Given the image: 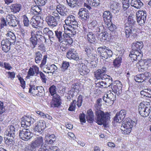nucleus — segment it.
I'll return each instance as SVG.
<instances>
[{
  "label": "nucleus",
  "instance_id": "1",
  "mask_svg": "<svg viewBox=\"0 0 151 151\" xmlns=\"http://www.w3.org/2000/svg\"><path fill=\"white\" fill-rule=\"evenodd\" d=\"M95 115L96 122L99 125L105 124L110 118V115L108 113H104L99 110H96Z\"/></svg>",
  "mask_w": 151,
  "mask_h": 151
},
{
  "label": "nucleus",
  "instance_id": "2",
  "mask_svg": "<svg viewBox=\"0 0 151 151\" xmlns=\"http://www.w3.org/2000/svg\"><path fill=\"white\" fill-rule=\"evenodd\" d=\"M135 20L133 17L129 16L128 18V20L124 25L125 30L126 37H129L131 33L135 31V27L134 24Z\"/></svg>",
  "mask_w": 151,
  "mask_h": 151
},
{
  "label": "nucleus",
  "instance_id": "3",
  "mask_svg": "<svg viewBox=\"0 0 151 151\" xmlns=\"http://www.w3.org/2000/svg\"><path fill=\"white\" fill-rule=\"evenodd\" d=\"M135 122L130 118H126L122 123L121 129L122 133L125 134H129L132 130L133 126L135 125Z\"/></svg>",
  "mask_w": 151,
  "mask_h": 151
},
{
  "label": "nucleus",
  "instance_id": "4",
  "mask_svg": "<svg viewBox=\"0 0 151 151\" xmlns=\"http://www.w3.org/2000/svg\"><path fill=\"white\" fill-rule=\"evenodd\" d=\"M97 50L102 59H107L112 57L113 55L112 51L106 47H99Z\"/></svg>",
  "mask_w": 151,
  "mask_h": 151
},
{
  "label": "nucleus",
  "instance_id": "5",
  "mask_svg": "<svg viewBox=\"0 0 151 151\" xmlns=\"http://www.w3.org/2000/svg\"><path fill=\"white\" fill-rule=\"evenodd\" d=\"M138 111L141 116L147 117L150 112V106L141 102L138 106Z\"/></svg>",
  "mask_w": 151,
  "mask_h": 151
},
{
  "label": "nucleus",
  "instance_id": "6",
  "mask_svg": "<svg viewBox=\"0 0 151 151\" xmlns=\"http://www.w3.org/2000/svg\"><path fill=\"white\" fill-rule=\"evenodd\" d=\"M33 116L27 115L21 118V125L22 127L27 128L29 127L35 122V120Z\"/></svg>",
  "mask_w": 151,
  "mask_h": 151
},
{
  "label": "nucleus",
  "instance_id": "7",
  "mask_svg": "<svg viewBox=\"0 0 151 151\" xmlns=\"http://www.w3.org/2000/svg\"><path fill=\"white\" fill-rule=\"evenodd\" d=\"M137 21L140 25H143L145 22L147 16V12L144 11L139 10L136 14Z\"/></svg>",
  "mask_w": 151,
  "mask_h": 151
},
{
  "label": "nucleus",
  "instance_id": "8",
  "mask_svg": "<svg viewBox=\"0 0 151 151\" xmlns=\"http://www.w3.org/2000/svg\"><path fill=\"white\" fill-rule=\"evenodd\" d=\"M65 24L70 27L74 29L78 27V22L76 21V17L72 15H70L67 17L65 20Z\"/></svg>",
  "mask_w": 151,
  "mask_h": 151
},
{
  "label": "nucleus",
  "instance_id": "9",
  "mask_svg": "<svg viewBox=\"0 0 151 151\" xmlns=\"http://www.w3.org/2000/svg\"><path fill=\"white\" fill-rule=\"evenodd\" d=\"M122 86L121 82L117 81L112 83L111 88L114 94L119 95L122 93Z\"/></svg>",
  "mask_w": 151,
  "mask_h": 151
},
{
  "label": "nucleus",
  "instance_id": "10",
  "mask_svg": "<svg viewBox=\"0 0 151 151\" xmlns=\"http://www.w3.org/2000/svg\"><path fill=\"white\" fill-rule=\"evenodd\" d=\"M19 137L22 139L27 141L32 137V134L28 129H23L19 131Z\"/></svg>",
  "mask_w": 151,
  "mask_h": 151
},
{
  "label": "nucleus",
  "instance_id": "11",
  "mask_svg": "<svg viewBox=\"0 0 151 151\" xmlns=\"http://www.w3.org/2000/svg\"><path fill=\"white\" fill-rule=\"evenodd\" d=\"M45 21L48 25L50 27H54L58 24V20L52 15H48L45 18Z\"/></svg>",
  "mask_w": 151,
  "mask_h": 151
},
{
  "label": "nucleus",
  "instance_id": "12",
  "mask_svg": "<svg viewBox=\"0 0 151 151\" xmlns=\"http://www.w3.org/2000/svg\"><path fill=\"white\" fill-rule=\"evenodd\" d=\"M6 20L8 24L13 27L16 26L18 24L17 18L12 14L8 15L6 16Z\"/></svg>",
  "mask_w": 151,
  "mask_h": 151
},
{
  "label": "nucleus",
  "instance_id": "13",
  "mask_svg": "<svg viewBox=\"0 0 151 151\" xmlns=\"http://www.w3.org/2000/svg\"><path fill=\"white\" fill-rule=\"evenodd\" d=\"M106 71V68L105 67L103 66L101 69H99L94 72L95 77L98 79H100L103 80L104 78L106 77V75H105Z\"/></svg>",
  "mask_w": 151,
  "mask_h": 151
},
{
  "label": "nucleus",
  "instance_id": "14",
  "mask_svg": "<svg viewBox=\"0 0 151 151\" xmlns=\"http://www.w3.org/2000/svg\"><path fill=\"white\" fill-rule=\"evenodd\" d=\"M126 114V111L124 109L121 110L116 114L114 118V120L116 122L120 123L125 118Z\"/></svg>",
  "mask_w": 151,
  "mask_h": 151
},
{
  "label": "nucleus",
  "instance_id": "15",
  "mask_svg": "<svg viewBox=\"0 0 151 151\" xmlns=\"http://www.w3.org/2000/svg\"><path fill=\"white\" fill-rule=\"evenodd\" d=\"M31 143L33 147H34L35 149L41 147L42 146L44 145L43 138L41 136L36 137Z\"/></svg>",
  "mask_w": 151,
  "mask_h": 151
},
{
  "label": "nucleus",
  "instance_id": "16",
  "mask_svg": "<svg viewBox=\"0 0 151 151\" xmlns=\"http://www.w3.org/2000/svg\"><path fill=\"white\" fill-rule=\"evenodd\" d=\"M100 4L99 0H87V2L84 3V6L88 9H91V6L96 7Z\"/></svg>",
  "mask_w": 151,
  "mask_h": 151
},
{
  "label": "nucleus",
  "instance_id": "17",
  "mask_svg": "<svg viewBox=\"0 0 151 151\" xmlns=\"http://www.w3.org/2000/svg\"><path fill=\"white\" fill-rule=\"evenodd\" d=\"M66 55L67 57L70 59L77 60L79 59L78 54L76 52V50L74 49H70L67 52Z\"/></svg>",
  "mask_w": 151,
  "mask_h": 151
},
{
  "label": "nucleus",
  "instance_id": "18",
  "mask_svg": "<svg viewBox=\"0 0 151 151\" xmlns=\"http://www.w3.org/2000/svg\"><path fill=\"white\" fill-rule=\"evenodd\" d=\"M78 14L81 17L82 20H87L89 17L88 11L87 9L85 8L80 9L78 12Z\"/></svg>",
  "mask_w": 151,
  "mask_h": 151
},
{
  "label": "nucleus",
  "instance_id": "19",
  "mask_svg": "<svg viewBox=\"0 0 151 151\" xmlns=\"http://www.w3.org/2000/svg\"><path fill=\"white\" fill-rule=\"evenodd\" d=\"M56 10L58 13L62 16H66L68 14L67 9L62 4L58 5L56 7Z\"/></svg>",
  "mask_w": 151,
  "mask_h": 151
},
{
  "label": "nucleus",
  "instance_id": "20",
  "mask_svg": "<svg viewBox=\"0 0 151 151\" xmlns=\"http://www.w3.org/2000/svg\"><path fill=\"white\" fill-rule=\"evenodd\" d=\"M16 130L14 126L11 125L7 127L5 133V135L8 137H15V136Z\"/></svg>",
  "mask_w": 151,
  "mask_h": 151
},
{
  "label": "nucleus",
  "instance_id": "21",
  "mask_svg": "<svg viewBox=\"0 0 151 151\" xmlns=\"http://www.w3.org/2000/svg\"><path fill=\"white\" fill-rule=\"evenodd\" d=\"M60 105V96L57 94L53 96L51 102V106L52 107H58Z\"/></svg>",
  "mask_w": 151,
  "mask_h": 151
},
{
  "label": "nucleus",
  "instance_id": "22",
  "mask_svg": "<svg viewBox=\"0 0 151 151\" xmlns=\"http://www.w3.org/2000/svg\"><path fill=\"white\" fill-rule=\"evenodd\" d=\"M55 35L58 41L60 42H62L63 40L65 38V35H67L66 31H63L59 30H56L55 31Z\"/></svg>",
  "mask_w": 151,
  "mask_h": 151
},
{
  "label": "nucleus",
  "instance_id": "23",
  "mask_svg": "<svg viewBox=\"0 0 151 151\" xmlns=\"http://www.w3.org/2000/svg\"><path fill=\"white\" fill-rule=\"evenodd\" d=\"M143 47V44L141 41H138L136 42H133L132 45V50L140 51Z\"/></svg>",
  "mask_w": 151,
  "mask_h": 151
},
{
  "label": "nucleus",
  "instance_id": "24",
  "mask_svg": "<svg viewBox=\"0 0 151 151\" xmlns=\"http://www.w3.org/2000/svg\"><path fill=\"white\" fill-rule=\"evenodd\" d=\"M104 20L105 24L111 22L112 17V15L109 11H105L103 14Z\"/></svg>",
  "mask_w": 151,
  "mask_h": 151
},
{
  "label": "nucleus",
  "instance_id": "25",
  "mask_svg": "<svg viewBox=\"0 0 151 151\" xmlns=\"http://www.w3.org/2000/svg\"><path fill=\"white\" fill-rule=\"evenodd\" d=\"M10 8L11 12L15 14L19 12L22 9V6L20 4H12Z\"/></svg>",
  "mask_w": 151,
  "mask_h": 151
},
{
  "label": "nucleus",
  "instance_id": "26",
  "mask_svg": "<svg viewBox=\"0 0 151 151\" xmlns=\"http://www.w3.org/2000/svg\"><path fill=\"white\" fill-rule=\"evenodd\" d=\"M39 17H36L35 18H32L30 20V24L33 27L37 28V27L41 26L42 23L38 20Z\"/></svg>",
  "mask_w": 151,
  "mask_h": 151
},
{
  "label": "nucleus",
  "instance_id": "27",
  "mask_svg": "<svg viewBox=\"0 0 151 151\" xmlns=\"http://www.w3.org/2000/svg\"><path fill=\"white\" fill-rule=\"evenodd\" d=\"M130 4L132 6L139 9L142 7L143 4L140 0H132Z\"/></svg>",
  "mask_w": 151,
  "mask_h": 151
},
{
  "label": "nucleus",
  "instance_id": "28",
  "mask_svg": "<svg viewBox=\"0 0 151 151\" xmlns=\"http://www.w3.org/2000/svg\"><path fill=\"white\" fill-rule=\"evenodd\" d=\"M86 119L87 121L90 123H92L94 120V115L91 109H90L87 111Z\"/></svg>",
  "mask_w": 151,
  "mask_h": 151
},
{
  "label": "nucleus",
  "instance_id": "29",
  "mask_svg": "<svg viewBox=\"0 0 151 151\" xmlns=\"http://www.w3.org/2000/svg\"><path fill=\"white\" fill-rule=\"evenodd\" d=\"M97 32L96 36L98 40L102 42H104L106 40L108 35L105 32H102L101 33Z\"/></svg>",
  "mask_w": 151,
  "mask_h": 151
},
{
  "label": "nucleus",
  "instance_id": "30",
  "mask_svg": "<svg viewBox=\"0 0 151 151\" xmlns=\"http://www.w3.org/2000/svg\"><path fill=\"white\" fill-rule=\"evenodd\" d=\"M56 137L54 134L49 135L46 138V142L48 144H53L56 141Z\"/></svg>",
  "mask_w": 151,
  "mask_h": 151
},
{
  "label": "nucleus",
  "instance_id": "31",
  "mask_svg": "<svg viewBox=\"0 0 151 151\" xmlns=\"http://www.w3.org/2000/svg\"><path fill=\"white\" fill-rule=\"evenodd\" d=\"M103 79H104L102 80L104 81L105 84L107 88L109 87L110 86H112L113 83H112V80L111 77L106 75V77L104 78Z\"/></svg>",
  "mask_w": 151,
  "mask_h": 151
},
{
  "label": "nucleus",
  "instance_id": "32",
  "mask_svg": "<svg viewBox=\"0 0 151 151\" xmlns=\"http://www.w3.org/2000/svg\"><path fill=\"white\" fill-rule=\"evenodd\" d=\"M94 33L91 32L89 34H87V39L88 41L90 43H93L95 41L96 39L95 37V32Z\"/></svg>",
  "mask_w": 151,
  "mask_h": 151
},
{
  "label": "nucleus",
  "instance_id": "33",
  "mask_svg": "<svg viewBox=\"0 0 151 151\" xmlns=\"http://www.w3.org/2000/svg\"><path fill=\"white\" fill-rule=\"evenodd\" d=\"M35 59L37 63H39L42 59V55L40 51L36 52L35 54Z\"/></svg>",
  "mask_w": 151,
  "mask_h": 151
},
{
  "label": "nucleus",
  "instance_id": "34",
  "mask_svg": "<svg viewBox=\"0 0 151 151\" xmlns=\"http://www.w3.org/2000/svg\"><path fill=\"white\" fill-rule=\"evenodd\" d=\"M121 55L119 56L114 61L113 65L115 68H118L121 65L122 60Z\"/></svg>",
  "mask_w": 151,
  "mask_h": 151
},
{
  "label": "nucleus",
  "instance_id": "35",
  "mask_svg": "<svg viewBox=\"0 0 151 151\" xmlns=\"http://www.w3.org/2000/svg\"><path fill=\"white\" fill-rule=\"evenodd\" d=\"M79 71L81 75H83L88 73L90 70L87 68L86 66L84 65L82 66V68L79 69Z\"/></svg>",
  "mask_w": 151,
  "mask_h": 151
},
{
  "label": "nucleus",
  "instance_id": "36",
  "mask_svg": "<svg viewBox=\"0 0 151 151\" xmlns=\"http://www.w3.org/2000/svg\"><path fill=\"white\" fill-rule=\"evenodd\" d=\"M91 26L93 28V32H99L100 31V29L99 28L97 25V22L94 20H93L90 24Z\"/></svg>",
  "mask_w": 151,
  "mask_h": 151
},
{
  "label": "nucleus",
  "instance_id": "37",
  "mask_svg": "<svg viewBox=\"0 0 151 151\" xmlns=\"http://www.w3.org/2000/svg\"><path fill=\"white\" fill-rule=\"evenodd\" d=\"M46 69L50 71H49L47 72V73L48 74L49 73H53L57 70L58 68L54 64H52L49 67L47 66Z\"/></svg>",
  "mask_w": 151,
  "mask_h": 151
},
{
  "label": "nucleus",
  "instance_id": "38",
  "mask_svg": "<svg viewBox=\"0 0 151 151\" xmlns=\"http://www.w3.org/2000/svg\"><path fill=\"white\" fill-rule=\"evenodd\" d=\"M67 35H65V38L64 40L67 42V44L71 45L73 42L72 39L70 37L72 34L70 33H67Z\"/></svg>",
  "mask_w": 151,
  "mask_h": 151
},
{
  "label": "nucleus",
  "instance_id": "39",
  "mask_svg": "<svg viewBox=\"0 0 151 151\" xmlns=\"http://www.w3.org/2000/svg\"><path fill=\"white\" fill-rule=\"evenodd\" d=\"M105 24L106 27L108 28L111 31H114L116 29V26L115 24L112 23L111 22H109Z\"/></svg>",
  "mask_w": 151,
  "mask_h": 151
},
{
  "label": "nucleus",
  "instance_id": "40",
  "mask_svg": "<svg viewBox=\"0 0 151 151\" xmlns=\"http://www.w3.org/2000/svg\"><path fill=\"white\" fill-rule=\"evenodd\" d=\"M68 5L71 8L76 7L77 0H66Z\"/></svg>",
  "mask_w": 151,
  "mask_h": 151
},
{
  "label": "nucleus",
  "instance_id": "41",
  "mask_svg": "<svg viewBox=\"0 0 151 151\" xmlns=\"http://www.w3.org/2000/svg\"><path fill=\"white\" fill-rule=\"evenodd\" d=\"M70 66L69 63L66 61H63L62 64L61 68V70L62 71H64L67 70Z\"/></svg>",
  "mask_w": 151,
  "mask_h": 151
},
{
  "label": "nucleus",
  "instance_id": "42",
  "mask_svg": "<svg viewBox=\"0 0 151 151\" xmlns=\"http://www.w3.org/2000/svg\"><path fill=\"white\" fill-rule=\"evenodd\" d=\"M137 54L136 51H135L134 50H132L130 52L129 56L132 60H133L134 61L137 60V59H136L137 55Z\"/></svg>",
  "mask_w": 151,
  "mask_h": 151
},
{
  "label": "nucleus",
  "instance_id": "43",
  "mask_svg": "<svg viewBox=\"0 0 151 151\" xmlns=\"http://www.w3.org/2000/svg\"><path fill=\"white\" fill-rule=\"evenodd\" d=\"M37 39L35 37H34L32 35L31 37L30 38V41L32 44L33 47H32L34 48L36 47V45L37 44Z\"/></svg>",
  "mask_w": 151,
  "mask_h": 151
},
{
  "label": "nucleus",
  "instance_id": "44",
  "mask_svg": "<svg viewBox=\"0 0 151 151\" xmlns=\"http://www.w3.org/2000/svg\"><path fill=\"white\" fill-rule=\"evenodd\" d=\"M103 100L107 103L106 104L108 105L111 106L112 105L114 102V101L112 100H111L110 98L107 97V96L105 95L103 97Z\"/></svg>",
  "mask_w": 151,
  "mask_h": 151
},
{
  "label": "nucleus",
  "instance_id": "45",
  "mask_svg": "<svg viewBox=\"0 0 151 151\" xmlns=\"http://www.w3.org/2000/svg\"><path fill=\"white\" fill-rule=\"evenodd\" d=\"M35 74V72L34 70V68L30 67L28 71L27 72V75L26 76V78L28 79H29L31 76H33Z\"/></svg>",
  "mask_w": 151,
  "mask_h": 151
},
{
  "label": "nucleus",
  "instance_id": "46",
  "mask_svg": "<svg viewBox=\"0 0 151 151\" xmlns=\"http://www.w3.org/2000/svg\"><path fill=\"white\" fill-rule=\"evenodd\" d=\"M108 93L105 95L106 96H107V97L109 98L113 101L115 100L116 99V94H114L111 92L109 93L108 92Z\"/></svg>",
  "mask_w": 151,
  "mask_h": 151
},
{
  "label": "nucleus",
  "instance_id": "47",
  "mask_svg": "<svg viewBox=\"0 0 151 151\" xmlns=\"http://www.w3.org/2000/svg\"><path fill=\"white\" fill-rule=\"evenodd\" d=\"M76 100H73L72 103L70 105L68 109V110L70 111H74L76 106Z\"/></svg>",
  "mask_w": 151,
  "mask_h": 151
},
{
  "label": "nucleus",
  "instance_id": "48",
  "mask_svg": "<svg viewBox=\"0 0 151 151\" xmlns=\"http://www.w3.org/2000/svg\"><path fill=\"white\" fill-rule=\"evenodd\" d=\"M55 89V86L54 85H53L49 88V91L52 96H54L55 95L57 94H56Z\"/></svg>",
  "mask_w": 151,
  "mask_h": 151
},
{
  "label": "nucleus",
  "instance_id": "49",
  "mask_svg": "<svg viewBox=\"0 0 151 151\" xmlns=\"http://www.w3.org/2000/svg\"><path fill=\"white\" fill-rule=\"evenodd\" d=\"M14 138L12 137H8L5 141L7 145H9L12 144L14 141Z\"/></svg>",
  "mask_w": 151,
  "mask_h": 151
},
{
  "label": "nucleus",
  "instance_id": "50",
  "mask_svg": "<svg viewBox=\"0 0 151 151\" xmlns=\"http://www.w3.org/2000/svg\"><path fill=\"white\" fill-rule=\"evenodd\" d=\"M85 51L86 52V55L87 56V58L88 59V58L91 57V51L88 47H84Z\"/></svg>",
  "mask_w": 151,
  "mask_h": 151
},
{
  "label": "nucleus",
  "instance_id": "51",
  "mask_svg": "<svg viewBox=\"0 0 151 151\" xmlns=\"http://www.w3.org/2000/svg\"><path fill=\"white\" fill-rule=\"evenodd\" d=\"M23 22L24 25L26 27H28L29 25V21L26 15L23 16Z\"/></svg>",
  "mask_w": 151,
  "mask_h": 151
},
{
  "label": "nucleus",
  "instance_id": "52",
  "mask_svg": "<svg viewBox=\"0 0 151 151\" xmlns=\"http://www.w3.org/2000/svg\"><path fill=\"white\" fill-rule=\"evenodd\" d=\"M35 3L40 6L45 5L47 0H34Z\"/></svg>",
  "mask_w": 151,
  "mask_h": 151
},
{
  "label": "nucleus",
  "instance_id": "53",
  "mask_svg": "<svg viewBox=\"0 0 151 151\" xmlns=\"http://www.w3.org/2000/svg\"><path fill=\"white\" fill-rule=\"evenodd\" d=\"M0 22V28L1 29L3 28L4 26H7L8 24L7 21H6L4 18H1Z\"/></svg>",
  "mask_w": 151,
  "mask_h": 151
},
{
  "label": "nucleus",
  "instance_id": "54",
  "mask_svg": "<svg viewBox=\"0 0 151 151\" xmlns=\"http://www.w3.org/2000/svg\"><path fill=\"white\" fill-rule=\"evenodd\" d=\"M17 77L18 78V79L20 81V82L21 84V86L23 88V89H24L25 88V81L22 78L20 77L19 75H17Z\"/></svg>",
  "mask_w": 151,
  "mask_h": 151
},
{
  "label": "nucleus",
  "instance_id": "55",
  "mask_svg": "<svg viewBox=\"0 0 151 151\" xmlns=\"http://www.w3.org/2000/svg\"><path fill=\"white\" fill-rule=\"evenodd\" d=\"M38 126H39L41 128H42L43 129L46 127L45 122L41 120L39 121L37 123Z\"/></svg>",
  "mask_w": 151,
  "mask_h": 151
},
{
  "label": "nucleus",
  "instance_id": "56",
  "mask_svg": "<svg viewBox=\"0 0 151 151\" xmlns=\"http://www.w3.org/2000/svg\"><path fill=\"white\" fill-rule=\"evenodd\" d=\"M82 100L83 98L82 96L80 95L78 97L77 101H76V103H77V105L78 107H79L81 106Z\"/></svg>",
  "mask_w": 151,
  "mask_h": 151
},
{
  "label": "nucleus",
  "instance_id": "57",
  "mask_svg": "<svg viewBox=\"0 0 151 151\" xmlns=\"http://www.w3.org/2000/svg\"><path fill=\"white\" fill-rule=\"evenodd\" d=\"M136 52L137 55V57L136 58L137 60L138 61L139 63H140V61L143 60L142 59V54L141 53V51H136Z\"/></svg>",
  "mask_w": 151,
  "mask_h": 151
},
{
  "label": "nucleus",
  "instance_id": "58",
  "mask_svg": "<svg viewBox=\"0 0 151 151\" xmlns=\"http://www.w3.org/2000/svg\"><path fill=\"white\" fill-rule=\"evenodd\" d=\"M47 56L46 55H45L42 58V61L40 65V67L42 68L44 65H45L47 61Z\"/></svg>",
  "mask_w": 151,
  "mask_h": 151
},
{
  "label": "nucleus",
  "instance_id": "59",
  "mask_svg": "<svg viewBox=\"0 0 151 151\" xmlns=\"http://www.w3.org/2000/svg\"><path fill=\"white\" fill-rule=\"evenodd\" d=\"M3 103L0 101V116L5 111V109L3 106ZM1 121L0 118V121Z\"/></svg>",
  "mask_w": 151,
  "mask_h": 151
},
{
  "label": "nucleus",
  "instance_id": "60",
  "mask_svg": "<svg viewBox=\"0 0 151 151\" xmlns=\"http://www.w3.org/2000/svg\"><path fill=\"white\" fill-rule=\"evenodd\" d=\"M43 130V129L42 128H41L39 126H38L37 124L35 126L34 129L35 132H38L40 133H41L42 132Z\"/></svg>",
  "mask_w": 151,
  "mask_h": 151
},
{
  "label": "nucleus",
  "instance_id": "61",
  "mask_svg": "<svg viewBox=\"0 0 151 151\" xmlns=\"http://www.w3.org/2000/svg\"><path fill=\"white\" fill-rule=\"evenodd\" d=\"M100 81L97 83L98 86L101 88H107L106 85L105 84V81Z\"/></svg>",
  "mask_w": 151,
  "mask_h": 151
},
{
  "label": "nucleus",
  "instance_id": "62",
  "mask_svg": "<svg viewBox=\"0 0 151 151\" xmlns=\"http://www.w3.org/2000/svg\"><path fill=\"white\" fill-rule=\"evenodd\" d=\"M42 32L40 31H39L36 32L35 34L33 36L34 37H35L37 39H40L42 37Z\"/></svg>",
  "mask_w": 151,
  "mask_h": 151
},
{
  "label": "nucleus",
  "instance_id": "63",
  "mask_svg": "<svg viewBox=\"0 0 151 151\" xmlns=\"http://www.w3.org/2000/svg\"><path fill=\"white\" fill-rule=\"evenodd\" d=\"M82 31L84 35H87V34H89V32H91L89 31V29L88 27H83Z\"/></svg>",
  "mask_w": 151,
  "mask_h": 151
},
{
  "label": "nucleus",
  "instance_id": "64",
  "mask_svg": "<svg viewBox=\"0 0 151 151\" xmlns=\"http://www.w3.org/2000/svg\"><path fill=\"white\" fill-rule=\"evenodd\" d=\"M36 149L34 147H33L32 144L31 143L30 145L27 146L25 149V151H32Z\"/></svg>",
  "mask_w": 151,
  "mask_h": 151
}]
</instances>
